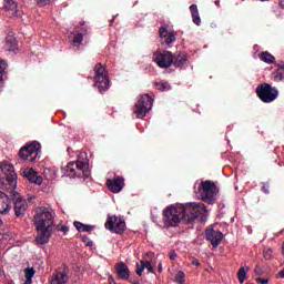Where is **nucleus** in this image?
<instances>
[{
  "instance_id": "f257e3e1",
  "label": "nucleus",
  "mask_w": 284,
  "mask_h": 284,
  "mask_svg": "<svg viewBox=\"0 0 284 284\" xmlns=\"http://www.w3.org/2000/svg\"><path fill=\"white\" fill-rule=\"evenodd\" d=\"M0 179L7 182L10 190L11 201H13V211L17 217L26 216V211L28 210V202L23 200L21 194L17 190V172H14V166L8 163L0 164Z\"/></svg>"
},
{
  "instance_id": "f03ea898",
  "label": "nucleus",
  "mask_w": 284,
  "mask_h": 284,
  "mask_svg": "<svg viewBox=\"0 0 284 284\" xmlns=\"http://www.w3.org/2000/svg\"><path fill=\"white\" fill-rule=\"evenodd\" d=\"M33 225L38 232L37 245L50 243L52 232H54V211L45 206L38 207L33 216Z\"/></svg>"
},
{
  "instance_id": "7ed1b4c3",
  "label": "nucleus",
  "mask_w": 284,
  "mask_h": 284,
  "mask_svg": "<svg viewBox=\"0 0 284 284\" xmlns=\"http://www.w3.org/2000/svg\"><path fill=\"white\" fill-rule=\"evenodd\" d=\"M183 205V222L190 225V223H193L196 219H200V221H205V217L207 216V209L205 207V204L203 203H186Z\"/></svg>"
},
{
  "instance_id": "20e7f679",
  "label": "nucleus",
  "mask_w": 284,
  "mask_h": 284,
  "mask_svg": "<svg viewBox=\"0 0 284 284\" xmlns=\"http://www.w3.org/2000/svg\"><path fill=\"white\" fill-rule=\"evenodd\" d=\"M183 204L169 205L163 211V224L164 227H179L184 216Z\"/></svg>"
},
{
  "instance_id": "39448f33",
  "label": "nucleus",
  "mask_w": 284,
  "mask_h": 284,
  "mask_svg": "<svg viewBox=\"0 0 284 284\" xmlns=\"http://www.w3.org/2000/svg\"><path fill=\"white\" fill-rule=\"evenodd\" d=\"M64 176H69V179H89L90 178V169L88 168V162L75 161L69 162L63 168Z\"/></svg>"
},
{
  "instance_id": "423d86ee",
  "label": "nucleus",
  "mask_w": 284,
  "mask_h": 284,
  "mask_svg": "<svg viewBox=\"0 0 284 284\" xmlns=\"http://www.w3.org/2000/svg\"><path fill=\"white\" fill-rule=\"evenodd\" d=\"M94 87L98 88L99 92H105L110 90V77L108 70L101 63H97L94 69Z\"/></svg>"
},
{
  "instance_id": "0eeeda50",
  "label": "nucleus",
  "mask_w": 284,
  "mask_h": 284,
  "mask_svg": "<svg viewBox=\"0 0 284 284\" xmlns=\"http://www.w3.org/2000/svg\"><path fill=\"white\" fill-rule=\"evenodd\" d=\"M197 194L200 199L205 203H214L216 201V194H219V187L212 181H204L200 184L197 189Z\"/></svg>"
},
{
  "instance_id": "6e6552de",
  "label": "nucleus",
  "mask_w": 284,
  "mask_h": 284,
  "mask_svg": "<svg viewBox=\"0 0 284 284\" xmlns=\"http://www.w3.org/2000/svg\"><path fill=\"white\" fill-rule=\"evenodd\" d=\"M152 105H154V99L150 94L140 95L134 105V114H136L138 119H143L152 110Z\"/></svg>"
},
{
  "instance_id": "1a4fd4ad",
  "label": "nucleus",
  "mask_w": 284,
  "mask_h": 284,
  "mask_svg": "<svg viewBox=\"0 0 284 284\" xmlns=\"http://www.w3.org/2000/svg\"><path fill=\"white\" fill-rule=\"evenodd\" d=\"M39 152H41V143L32 142L20 149L19 156L22 159V161L34 163V161H37L39 158Z\"/></svg>"
},
{
  "instance_id": "9d476101",
  "label": "nucleus",
  "mask_w": 284,
  "mask_h": 284,
  "mask_svg": "<svg viewBox=\"0 0 284 284\" xmlns=\"http://www.w3.org/2000/svg\"><path fill=\"white\" fill-rule=\"evenodd\" d=\"M256 94L258 99L263 101V103H272L278 99V90L276 88H272V85L268 83H264L257 87Z\"/></svg>"
},
{
  "instance_id": "9b49d317",
  "label": "nucleus",
  "mask_w": 284,
  "mask_h": 284,
  "mask_svg": "<svg viewBox=\"0 0 284 284\" xmlns=\"http://www.w3.org/2000/svg\"><path fill=\"white\" fill-rule=\"evenodd\" d=\"M104 227L114 234H123L125 232V220L116 215H109Z\"/></svg>"
},
{
  "instance_id": "f8f14e48",
  "label": "nucleus",
  "mask_w": 284,
  "mask_h": 284,
  "mask_svg": "<svg viewBox=\"0 0 284 284\" xmlns=\"http://www.w3.org/2000/svg\"><path fill=\"white\" fill-rule=\"evenodd\" d=\"M153 61L159 68H170L174 61V55L170 51H156L153 53Z\"/></svg>"
},
{
  "instance_id": "ddd939ff",
  "label": "nucleus",
  "mask_w": 284,
  "mask_h": 284,
  "mask_svg": "<svg viewBox=\"0 0 284 284\" xmlns=\"http://www.w3.org/2000/svg\"><path fill=\"white\" fill-rule=\"evenodd\" d=\"M3 185H6V187H10V185H8V182L6 180H1ZM9 195L3 193L2 191H0V214H6L8 212H10V210H12V203L10 202L12 196L10 195V190L8 189Z\"/></svg>"
},
{
  "instance_id": "4468645a",
  "label": "nucleus",
  "mask_w": 284,
  "mask_h": 284,
  "mask_svg": "<svg viewBox=\"0 0 284 284\" xmlns=\"http://www.w3.org/2000/svg\"><path fill=\"white\" fill-rule=\"evenodd\" d=\"M106 186L113 194H119L125 187V179L121 176H114L113 179L106 180Z\"/></svg>"
},
{
  "instance_id": "2eb2a0df",
  "label": "nucleus",
  "mask_w": 284,
  "mask_h": 284,
  "mask_svg": "<svg viewBox=\"0 0 284 284\" xmlns=\"http://www.w3.org/2000/svg\"><path fill=\"white\" fill-rule=\"evenodd\" d=\"M20 174L27 179L29 183H33L34 185H41V183H43V178H41L34 169H24Z\"/></svg>"
},
{
  "instance_id": "dca6fc26",
  "label": "nucleus",
  "mask_w": 284,
  "mask_h": 284,
  "mask_svg": "<svg viewBox=\"0 0 284 284\" xmlns=\"http://www.w3.org/2000/svg\"><path fill=\"white\" fill-rule=\"evenodd\" d=\"M206 241H210L213 247L221 245V241H223V233L221 231H215L214 229L206 230Z\"/></svg>"
},
{
  "instance_id": "f3484780",
  "label": "nucleus",
  "mask_w": 284,
  "mask_h": 284,
  "mask_svg": "<svg viewBox=\"0 0 284 284\" xmlns=\"http://www.w3.org/2000/svg\"><path fill=\"white\" fill-rule=\"evenodd\" d=\"M115 273L121 281H128L130 278V267L124 262L115 264Z\"/></svg>"
},
{
  "instance_id": "a211bd4d",
  "label": "nucleus",
  "mask_w": 284,
  "mask_h": 284,
  "mask_svg": "<svg viewBox=\"0 0 284 284\" xmlns=\"http://www.w3.org/2000/svg\"><path fill=\"white\" fill-rule=\"evenodd\" d=\"M68 267L64 266L62 271H57L51 277V284H65L68 283Z\"/></svg>"
},
{
  "instance_id": "6ab92c4d",
  "label": "nucleus",
  "mask_w": 284,
  "mask_h": 284,
  "mask_svg": "<svg viewBox=\"0 0 284 284\" xmlns=\"http://www.w3.org/2000/svg\"><path fill=\"white\" fill-rule=\"evenodd\" d=\"M17 8L18 4L14 0H4V10L8 12L9 17H21Z\"/></svg>"
},
{
  "instance_id": "aec40b11",
  "label": "nucleus",
  "mask_w": 284,
  "mask_h": 284,
  "mask_svg": "<svg viewBox=\"0 0 284 284\" xmlns=\"http://www.w3.org/2000/svg\"><path fill=\"white\" fill-rule=\"evenodd\" d=\"M160 37L166 43V45H170V43H174L176 41V36L173 32L168 31L165 27L160 28Z\"/></svg>"
},
{
  "instance_id": "412c9836",
  "label": "nucleus",
  "mask_w": 284,
  "mask_h": 284,
  "mask_svg": "<svg viewBox=\"0 0 284 284\" xmlns=\"http://www.w3.org/2000/svg\"><path fill=\"white\" fill-rule=\"evenodd\" d=\"M69 41L72 48H79L83 43V33H71L69 36Z\"/></svg>"
},
{
  "instance_id": "4be33fe9",
  "label": "nucleus",
  "mask_w": 284,
  "mask_h": 284,
  "mask_svg": "<svg viewBox=\"0 0 284 284\" xmlns=\"http://www.w3.org/2000/svg\"><path fill=\"white\" fill-rule=\"evenodd\" d=\"M190 12L193 19V23H195V26H201V16L199 14V7L196 4H191Z\"/></svg>"
},
{
  "instance_id": "5701e85b",
  "label": "nucleus",
  "mask_w": 284,
  "mask_h": 284,
  "mask_svg": "<svg viewBox=\"0 0 284 284\" xmlns=\"http://www.w3.org/2000/svg\"><path fill=\"white\" fill-rule=\"evenodd\" d=\"M187 55L185 53H179L175 58H173V65L175 68H183V64L186 63Z\"/></svg>"
},
{
  "instance_id": "b1692460",
  "label": "nucleus",
  "mask_w": 284,
  "mask_h": 284,
  "mask_svg": "<svg viewBox=\"0 0 284 284\" xmlns=\"http://www.w3.org/2000/svg\"><path fill=\"white\" fill-rule=\"evenodd\" d=\"M17 49V38L13 36H8L6 39V50H9V52H14Z\"/></svg>"
},
{
  "instance_id": "393cba45",
  "label": "nucleus",
  "mask_w": 284,
  "mask_h": 284,
  "mask_svg": "<svg viewBox=\"0 0 284 284\" xmlns=\"http://www.w3.org/2000/svg\"><path fill=\"white\" fill-rule=\"evenodd\" d=\"M34 274H37V271L34 270V267L24 268L26 282L32 283V278L34 277Z\"/></svg>"
},
{
  "instance_id": "a878e982",
  "label": "nucleus",
  "mask_w": 284,
  "mask_h": 284,
  "mask_svg": "<svg viewBox=\"0 0 284 284\" xmlns=\"http://www.w3.org/2000/svg\"><path fill=\"white\" fill-rule=\"evenodd\" d=\"M260 59L261 61H264V63H274V61H276V58H274L272 53L267 51L262 52Z\"/></svg>"
},
{
  "instance_id": "bb28decb",
  "label": "nucleus",
  "mask_w": 284,
  "mask_h": 284,
  "mask_svg": "<svg viewBox=\"0 0 284 284\" xmlns=\"http://www.w3.org/2000/svg\"><path fill=\"white\" fill-rule=\"evenodd\" d=\"M8 63H6V61L0 60V85L1 83H3V77H6V74H8Z\"/></svg>"
},
{
  "instance_id": "cd10ccee",
  "label": "nucleus",
  "mask_w": 284,
  "mask_h": 284,
  "mask_svg": "<svg viewBox=\"0 0 284 284\" xmlns=\"http://www.w3.org/2000/svg\"><path fill=\"white\" fill-rule=\"evenodd\" d=\"M247 272H250V267L246 266L245 267H241L237 272V278L240 281V283H245V276H247Z\"/></svg>"
},
{
  "instance_id": "c85d7f7f",
  "label": "nucleus",
  "mask_w": 284,
  "mask_h": 284,
  "mask_svg": "<svg viewBox=\"0 0 284 284\" xmlns=\"http://www.w3.org/2000/svg\"><path fill=\"white\" fill-rule=\"evenodd\" d=\"M155 87H156V89L158 90H160L161 92H165V91H168V90H170V83H168V82H158L156 84H155Z\"/></svg>"
},
{
  "instance_id": "c756f323",
  "label": "nucleus",
  "mask_w": 284,
  "mask_h": 284,
  "mask_svg": "<svg viewBox=\"0 0 284 284\" xmlns=\"http://www.w3.org/2000/svg\"><path fill=\"white\" fill-rule=\"evenodd\" d=\"M141 265H144V270H148L151 274H154V266H152V263L150 261H140Z\"/></svg>"
},
{
  "instance_id": "7c9ffc66",
  "label": "nucleus",
  "mask_w": 284,
  "mask_h": 284,
  "mask_svg": "<svg viewBox=\"0 0 284 284\" xmlns=\"http://www.w3.org/2000/svg\"><path fill=\"white\" fill-rule=\"evenodd\" d=\"M175 281L179 284L185 283V273L183 271L178 272V274L175 275Z\"/></svg>"
},
{
  "instance_id": "2f4dec72",
  "label": "nucleus",
  "mask_w": 284,
  "mask_h": 284,
  "mask_svg": "<svg viewBox=\"0 0 284 284\" xmlns=\"http://www.w3.org/2000/svg\"><path fill=\"white\" fill-rule=\"evenodd\" d=\"M143 270H145V265L144 264H136V274L138 276H143Z\"/></svg>"
},
{
  "instance_id": "473e14b6",
  "label": "nucleus",
  "mask_w": 284,
  "mask_h": 284,
  "mask_svg": "<svg viewBox=\"0 0 284 284\" xmlns=\"http://www.w3.org/2000/svg\"><path fill=\"white\" fill-rule=\"evenodd\" d=\"M73 225H74L75 230H78V232L83 231V225H84L83 223L75 221V222H73Z\"/></svg>"
},
{
  "instance_id": "72a5a7b5",
  "label": "nucleus",
  "mask_w": 284,
  "mask_h": 284,
  "mask_svg": "<svg viewBox=\"0 0 284 284\" xmlns=\"http://www.w3.org/2000/svg\"><path fill=\"white\" fill-rule=\"evenodd\" d=\"M262 192L264 194H270V184L267 183H262Z\"/></svg>"
},
{
  "instance_id": "f704fd0d",
  "label": "nucleus",
  "mask_w": 284,
  "mask_h": 284,
  "mask_svg": "<svg viewBox=\"0 0 284 284\" xmlns=\"http://www.w3.org/2000/svg\"><path fill=\"white\" fill-rule=\"evenodd\" d=\"M94 230V226L89 224H83L82 232H92Z\"/></svg>"
},
{
  "instance_id": "c9c22d12",
  "label": "nucleus",
  "mask_w": 284,
  "mask_h": 284,
  "mask_svg": "<svg viewBox=\"0 0 284 284\" xmlns=\"http://www.w3.org/2000/svg\"><path fill=\"white\" fill-rule=\"evenodd\" d=\"M264 258L266 261H270V258H272V248H267L266 251H264Z\"/></svg>"
},
{
  "instance_id": "e433bc0d",
  "label": "nucleus",
  "mask_w": 284,
  "mask_h": 284,
  "mask_svg": "<svg viewBox=\"0 0 284 284\" xmlns=\"http://www.w3.org/2000/svg\"><path fill=\"white\" fill-rule=\"evenodd\" d=\"M254 272H255V274H256L257 276H263V274H264L263 268H261V267L258 266V264L255 265Z\"/></svg>"
},
{
  "instance_id": "4c0bfd02",
  "label": "nucleus",
  "mask_w": 284,
  "mask_h": 284,
  "mask_svg": "<svg viewBox=\"0 0 284 284\" xmlns=\"http://www.w3.org/2000/svg\"><path fill=\"white\" fill-rule=\"evenodd\" d=\"M38 6H50L52 0H36Z\"/></svg>"
},
{
  "instance_id": "58836bf2",
  "label": "nucleus",
  "mask_w": 284,
  "mask_h": 284,
  "mask_svg": "<svg viewBox=\"0 0 284 284\" xmlns=\"http://www.w3.org/2000/svg\"><path fill=\"white\" fill-rule=\"evenodd\" d=\"M255 281L258 284H267V283H270V278H263V277H257Z\"/></svg>"
},
{
  "instance_id": "ea45409f",
  "label": "nucleus",
  "mask_w": 284,
  "mask_h": 284,
  "mask_svg": "<svg viewBox=\"0 0 284 284\" xmlns=\"http://www.w3.org/2000/svg\"><path fill=\"white\" fill-rule=\"evenodd\" d=\"M58 232H63V234H68V232H70V227L63 225L61 227H58Z\"/></svg>"
},
{
  "instance_id": "a19ab883",
  "label": "nucleus",
  "mask_w": 284,
  "mask_h": 284,
  "mask_svg": "<svg viewBox=\"0 0 284 284\" xmlns=\"http://www.w3.org/2000/svg\"><path fill=\"white\" fill-rule=\"evenodd\" d=\"M169 256H170L171 261H174V258H176V251H171L169 253Z\"/></svg>"
},
{
  "instance_id": "79ce46f5",
  "label": "nucleus",
  "mask_w": 284,
  "mask_h": 284,
  "mask_svg": "<svg viewBox=\"0 0 284 284\" xmlns=\"http://www.w3.org/2000/svg\"><path fill=\"white\" fill-rule=\"evenodd\" d=\"M278 72H283V74H284V62H281Z\"/></svg>"
},
{
  "instance_id": "37998d69",
  "label": "nucleus",
  "mask_w": 284,
  "mask_h": 284,
  "mask_svg": "<svg viewBox=\"0 0 284 284\" xmlns=\"http://www.w3.org/2000/svg\"><path fill=\"white\" fill-rule=\"evenodd\" d=\"M109 283H110V284H112V283H113V284H116V282H114V277H112V276H109Z\"/></svg>"
},
{
  "instance_id": "c03bdc74",
  "label": "nucleus",
  "mask_w": 284,
  "mask_h": 284,
  "mask_svg": "<svg viewBox=\"0 0 284 284\" xmlns=\"http://www.w3.org/2000/svg\"><path fill=\"white\" fill-rule=\"evenodd\" d=\"M93 245H94V242H92V241L87 242L88 247H92Z\"/></svg>"
},
{
  "instance_id": "a18cd8bd",
  "label": "nucleus",
  "mask_w": 284,
  "mask_h": 284,
  "mask_svg": "<svg viewBox=\"0 0 284 284\" xmlns=\"http://www.w3.org/2000/svg\"><path fill=\"white\" fill-rule=\"evenodd\" d=\"M158 272H163V264H159V266H158Z\"/></svg>"
},
{
  "instance_id": "49530a36",
  "label": "nucleus",
  "mask_w": 284,
  "mask_h": 284,
  "mask_svg": "<svg viewBox=\"0 0 284 284\" xmlns=\"http://www.w3.org/2000/svg\"><path fill=\"white\" fill-rule=\"evenodd\" d=\"M193 265H196L199 267V265H201V262H199V260L193 261Z\"/></svg>"
},
{
  "instance_id": "de8ad7c7",
  "label": "nucleus",
  "mask_w": 284,
  "mask_h": 284,
  "mask_svg": "<svg viewBox=\"0 0 284 284\" xmlns=\"http://www.w3.org/2000/svg\"><path fill=\"white\" fill-rule=\"evenodd\" d=\"M215 6H217V7L221 6V0H216Z\"/></svg>"
},
{
  "instance_id": "09e8293b",
  "label": "nucleus",
  "mask_w": 284,
  "mask_h": 284,
  "mask_svg": "<svg viewBox=\"0 0 284 284\" xmlns=\"http://www.w3.org/2000/svg\"><path fill=\"white\" fill-rule=\"evenodd\" d=\"M80 26H85V21H81V22H80Z\"/></svg>"
},
{
  "instance_id": "8fccbe9b",
  "label": "nucleus",
  "mask_w": 284,
  "mask_h": 284,
  "mask_svg": "<svg viewBox=\"0 0 284 284\" xmlns=\"http://www.w3.org/2000/svg\"><path fill=\"white\" fill-rule=\"evenodd\" d=\"M83 241H88V236H84V237H83Z\"/></svg>"
},
{
  "instance_id": "3c124183",
  "label": "nucleus",
  "mask_w": 284,
  "mask_h": 284,
  "mask_svg": "<svg viewBox=\"0 0 284 284\" xmlns=\"http://www.w3.org/2000/svg\"><path fill=\"white\" fill-rule=\"evenodd\" d=\"M24 284H32L31 282H24Z\"/></svg>"
},
{
  "instance_id": "603ef678",
  "label": "nucleus",
  "mask_w": 284,
  "mask_h": 284,
  "mask_svg": "<svg viewBox=\"0 0 284 284\" xmlns=\"http://www.w3.org/2000/svg\"><path fill=\"white\" fill-rule=\"evenodd\" d=\"M260 1H270V0H260Z\"/></svg>"
},
{
  "instance_id": "864d4df0",
  "label": "nucleus",
  "mask_w": 284,
  "mask_h": 284,
  "mask_svg": "<svg viewBox=\"0 0 284 284\" xmlns=\"http://www.w3.org/2000/svg\"><path fill=\"white\" fill-rule=\"evenodd\" d=\"M0 225H1V221H0Z\"/></svg>"
}]
</instances>
